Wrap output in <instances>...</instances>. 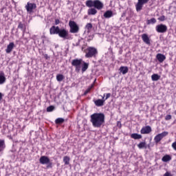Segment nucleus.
<instances>
[{
  "mask_svg": "<svg viewBox=\"0 0 176 176\" xmlns=\"http://www.w3.org/2000/svg\"><path fill=\"white\" fill-rule=\"evenodd\" d=\"M90 122L92 125L97 128H101V126H104L105 123V115L103 113H95L91 115Z\"/></svg>",
  "mask_w": 176,
  "mask_h": 176,
  "instance_id": "nucleus-1",
  "label": "nucleus"
},
{
  "mask_svg": "<svg viewBox=\"0 0 176 176\" xmlns=\"http://www.w3.org/2000/svg\"><path fill=\"white\" fill-rule=\"evenodd\" d=\"M87 52L85 54L86 58H91L92 57H97V54H98V51L97 48L94 47H89L87 48Z\"/></svg>",
  "mask_w": 176,
  "mask_h": 176,
  "instance_id": "nucleus-2",
  "label": "nucleus"
},
{
  "mask_svg": "<svg viewBox=\"0 0 176 176\" xmlns=\"http://www.w3.org/2000/svg\"><path fill=\"white\" fill-rule=\"evenodd\" d=\"M41 164H47V168H53V162H50V159L47 156H41L39 159Z\"/></svg>",
  "mask_w": 176,
  "mask_h": 176,
  "instance_id": "nucleus-3",
  "label": "nucleus"
},
{
  "mask_svg": "<svg viewBox=\"0 0 176 176\" xmlns=\"http://www.w3.org/2000/svg\"><path fill=\"white\" fill-rule=\"evenodd\" d=\"M69 32L71 34H78L79 32V25L74 21H69Z\"/></svg>",
  "mask_w": 176,
  "mask_h": 176,
  "instance_id": "nucleus-4",
  "label": "nucleus"
},
{
  "mask_svg": "<svg viewBox=\"0 0 176 176\" xmlns=\"http://www.w3.org/2000/svg\"><path fill=\"white\" fill-rule=\"evenodd\" d=\"M82 63H83V60L82 58L78 59H74L72 61V65L73 67H75V71L77 73L80 72V68H82L81 65H82Z\"/></svg>",
  "mask_w": 176,
  "mask_h": 176,
  "instance_id": "nucleus-5",
  "label": "nucleus"
},
{
  "mask_svg": "<svg viewBox=\"0 0 176 176\" xmlns=\"http://www.w3.org/2000/svg\"><path fill=\"white\" fill-rule=\"evenodd\" d=\"M58 35L60 38H62V39H71L69 33L65 28H60Z\"/></svg>",
  "mask_w": 176,
  "mask_h": 176,
  "instance_id": "nucleus-6",
  "label": "nucleus"
},
{
  "mask_svg": "<svg viewBox=\"0 0 176 176\" xmlns=\"http://www.w3.org/2000/svg\"><path fill=\"white\" fill-rule=\"evenodd\" d=\"M148 2L149 0H138V3L135 5L136 12H141L144 5H146V3H148Z\"/></svg>",
  "mask_w": 176,
  "mask_h": 176,
  "instance_id": "nucleus-7",
  "label": "nucleus"
},
{
  "mask_svg": "<svg viewBox=\"0 0 176 176\" xmlns=\"http://www.w3.org/2000/svg\"><path fill=\"white\" fill-rule=\"evenodd\" d=\"M155 30L157 32L164 34V32H167V25L164 24H160L155 27Z\"/></svg>",
  "mask_w": 176,
  "mask_h": 176,
  "instance_id": "nucleus-8",
  "label": "nucleus"
},
{
  "mask_svg": "<svg viewBox=\"0 0 176 176\" xmlns=\"http://www.w3.org/2000/svg\"><path fill=\"white\" fill-rule=\"evenodd\" d=\"M25 8L27 12H28L29 13H32L33 10L36 8V4L34 3L28 2Z\"/></svg>",
  "mask_w": 176,
  "mask_h": 176,
  "instance_id": "nucleus-9",
  "label": "nucleus"
},
{
  "mask_svg": "<svg viewBox=\"0 0 176 176\" xmlns=\"http://www.w3.org/2000/svg\"><path fill=\"white\" fill-rule=\"evenodd\" d=\"M59 31H60V27L58 26L53 25L50 28V35H58Z\"/></svg>",
  "mask_w": 176,
  "mask_h": 176,
  "instance_id": "nucleus-10",
  "label": "nucleus"
},
{
  "mask_svg": "<svg viewBox=\"0 0 176 176\" xmlns=\"http://www.w3.org/2000/svg\"><path fill=\"white\" fill-rule=\"evenodd\" d=\"M94 8H95V9H98V10H101V9L104 8V3H102L100 0H94Z\"/></svg>",
  "mask_w": 176,
  "mask_h": 176,
  "instance_id": "nucleus-11",
  "label": "nucleus"
},
{
  "mask_svg": "<svg viewBox=\"0 0 176 176\" xmlns=\"http://www.w3.org/2000/svg\"><path fill=\"white\" fill-rule=\"evenodd\" d=\"M152 131V128L151 126H146L144 127H142L140 133L141 134H149Z\"/></svg>",
  "mask_w": 176,
  "mask_h": 176,
  "instance_id": "nucleus-12",
  "label": "nucleus"
},
{
  "mask_svg": "<svg viewBox=\"0 0 176 176\" xmlns=\"http://www.w3.org/2000/svg\"><path fill=\"white\" fill-rule=\"evenodd\" d=\"M142 39L144 43L146 45H151V39H149V36H148V34H143L142 35Z\"/></svg>",
  "mask_w": 176,
  "mask_h": 176,
  "instance_id": "nucleus-13",
  "label": "nucleus"
},
{
  "mask_svg": "<svg viewBox=\"0 0 176 176\" xmlns=\"http://www.w3.org/2000/svg\"><path fill=\"white\" fill-rule=\"evenodd\" d=\"M94 102L96 107H102L104 105V102H105V100H104V97L102 99H98L96 100H94Z\"/></svg>",
  "mask_w": 176,
  "mask_h": 176,
  "instance_id": "nucleus-14",
  "label": "nucleus"
},
{
  "mask_svg": "<svg viewBox=\"0 0 176 176\" xmlns=\"http://www.w3.org/2000/svg\"><path fill=\"white\" fill-rule=\"evenodd\" d=\"M120 74H122V75H126L127 72H129V67L127 66H121L119 69Z\"/></svg>",
  "mask_w": 176,
  "mask_h": 176,
  "instance_id": "nucleus-15",
  "label": "nucleus"
},
{
  "mask_svg": "<svg viewBox=\"0 0 176 176\" xmlns=\"http://www.w3.org/2000/svg\"><path fill=\"white\" fill-rule=\"evenodd\" d=\"M14 47V43H13V42L10 43L6 50V53H8V54L12 53V50H13Z\"/></svg>",
  "mask_w": 176,
  "mask_h": 176,
  "instance_id": "nucleus-16",
  "label": "nucleus"
},
{
  "mask_svg": "<svg viewBox=\"0 0 176 176\" xmlns=\"http://www.w3.org/2000/svg\"><path fill=\"white\" fill-rule=\"evenodd\" d=\"M6 82V77H5V73L1 72L0 73V85H3Z\"/></svg>",
  "mask_w": 176,
  "mask_h": 176,
  "instance_id": "nucleus-17",
  "label": "nucleus"
},
{
  "mask_svg": "<svg viewBox=\"0 0 176 176\" xmlns=\"http://www.w3.org/2000/svg\"><path fill=\"white\" fill-rule=\"evenodd\" d=\"M156 57L160 63H163L166 60V56L162 54H157Z\"/></svg>",
  "mask_w": 176,
  "mask_h": 176,
  "instance_id": "nucleus-18",
  "label": "nucleus"
},
{
  "mask_svg": "<svg viewBox=\"0 0 176 176\" xmlns=\"http://www.w3.org/2000/svg\"><path fill=\"white\" fill-rule=\"evenodd\" d=\"M112 16H113V12L111 10H107L104 13V17L105 19H110Z\"/></svg>",
  "mask_w": 176,
  "mask_h": 176,
  "instance_id": "nucleus-19",
  "label": "nucleus"
},
{
  "mask_svg": "<svg viewBox=\"0 0 176 176\" xmlns=\"http://www.w3.org/2000/svg\"><path fill=\"white\" fill-rule=\"evenodd\" d=\"M89 68V63H86L85 61H82V72H86L87 71V69Z\"/></svg>",
  "mask_w": 176,
  "mask_h": 176,
  "instance_id": "nucleus-20",
  "label": "nucleus"
},
{
  "mask_svg": "<svg viewBox=\"0 0 176 176\" xmlns=\"http://www.w3.org/2000/svg\"><path fill=\"white\" fill-rule=\"evenodd\" d=\"M131 138H133V140H141V138H142V135H140L138 133H132L131 135Z\"/></svg>",
  "mask_w": 176,
  "mask_h": 176,
  "instance_id": "nucleus-21",
  "label": "nucleus"
},
{
  "mask_svg": "<svg viewBox=\"0 0 176 176\" xmlns=\"http://www.w3.org/2000/svg\"><path fill=\"white\" fill-rule=\"evenodd\" d=\"M87 13L89 16H94L95 14H97V10H96V8H90L88 10Z\"/></svg>",
  "mask_w": 176,
  "mask_h": 176,
  "instance_id": "nucleus-22",
  "label": "nucleus"
},
{
  "mask_svg": "<svg viewBox=\"0 0 176 176\" xmlns=\"http://www.w3.org/2000/svg\"><path fill=\"white\" fill-rule=\"evenodd\" d=\"M138 148H139V149H146V142H141L138 144Z\"/></svg>",
  "mask_w": 176,
  "mask_h": 176,
  "instance_id": "nucleus-23",
  "label": "nucleus"
},
{
  "mask_svg": "<svg viewBox=\"0 0 176 176\" xmlns=\"http://www.w3.org/2000/svg\"><path fill=\"white\" fill-rule=\"evenodd\" d=\"M162 162H164V163H167V162H170V160H171V156L170 155H165L162 159Z\"/></svg>",
  "mask_w": 176,
  "mask_h": 176,
  "instance_id": "nucleus-24",
  "label": "nucleus"
},
{
  "mask_svg": "<svg viewBox=\"0 0 176 176\" xmlns=\"http://www.w3.org/2000/svg\"><path fill=\"white\" fill-rule=\"evenodd\" d=\"M151 79L153 82H157L160 79V76L157 74H154L151 76Z\"/></svg>",
  "mask_w": 176,
  "mask_h": 176,
  "instance_id": "nucleus-25",
  "label": "nucleus"
},
{
  "mask_svg": "<svg viewBox=\"0 0 176 176\" xmlns=\"http://www.w3.org/2000/svg\"><path fill=\"white\" fill-rule=\"evenodd\" d=\"M86 6H87V8H93V7H94V1H93V0H87L86 1Z\"/></svg>",
  "mask_w": 176,
  "mask_h": 176,
  "instance_id": "nucleus-26",
  "label": "nucleus"
},
{
  "mask_svg": "<svg viewBox=\"0 0 176 176\" xmlns=\"http://www.w3.org/2000/svg\"><path fill=\"white\" fill-rule=\"evenodd\" d=\"M6 148V145L5 144V140H0V152H2L3 149Z\"/></svg>",
  "mask_w": 176,
  "mask_h": 176,
  "instance_id": "nucleus-27",
  "label": "nucleus"
},
{
  "mask_svg": "<svg viewBox=\"0 0 176 176\" xmlns=\"http://www.w3.org/2000/svg\"><path fill=\"white\" fill-rule=\"evenodd\" d=\"M162 138L161 136H160V135H157L155 138H154V141L155 142V144H159V142H160V141H162Z\"/></svg>",
  "mask_w": 176,
  "mask_h": 176,
  "instance_id": "nucleus-28",
  "label": "nucleus"
},
{
  "mask_svg": "<svg viewBox=\"0 0 176 176\" xmlns=\"http://www.w3.org/2000/svg\"><path fill=\"white\" fill-rule=\"evenodd\" d=\"M69 160H71V158H69V157H68V156H65L63 157V162H64L65 166H68V164H69Z\"/></svg>",
  "mask_w": 176,
  "mask_h": 176,
  "instance_id": "nucleus-29",
  "label": "nucleus"
},
{
  "mask_svg": "<svg viewBox=\"0 0 176 176\" xmlns=\"http://www.w3.org/2000/svg\"><path fill=\"white\" fill-rule=\"evenodd\" d=\"M64 118H59L55 120V123L56 124H61L62 123H64Z\"/></svg>",
  "mask_w": 176,
  "mask_h": 176,
  "instance_id": "nucleus-30",
  "label": "nucleus"
},
{
  "mask_svg": "<svg viewBox=\"0 0 176 176\" xmlns=\"http://www.w3.org/2000/svg\"><path fill=\"white\" fill-rule=\"evenodd\" d=\"M63 79H64V75H63V74H58L56 76V80H58V82H63Z\"/></svg>",
  "mask_w": 176,
  "mask_h": 176,
  "instance_id": "nucleus-31",
  "label": "nucleus"
},
{
  "mask_svg": "<svg viewBox=\"0 0 176 176\" xmlns=\"http://www.w3.org/2000/svg\"><path fill=\"white\" fill-rule=\"evenodd\" d=\"M156 23V19L151 18V19L147 20V24H155Z\"/></svg>",
  "mask_w": 176,
  "mask_h": 176,
  "instance_id": "nucleus-32",
  "label": "nucleus"
},
{
  "mask_svg": "<svg viewBox=\"0 0 176 176\" xmlns=\"http://www.w3.org/2000/svg\"><path fill=\"white\" fill-rule=\"evenodd\" d=\"M18 28H19L20 30L23 31V34H24L25 29H24V24H23V23H21V22L19 23Z\"/></svg>",
  "mask_w": 176,
  "mask_h": 176,
  "instance_id": "nucleus-33",
  "label": "nucleus"
},
{
  "mask_svg": "<svg viewBox=\"0 0 176 176\" xmlns=\"http://www.w3.org/2000/svg\"><path fill=\"white\" fill-rule=\"evenodd\" d=\"M160 136L161 137V138H164V137H166V135H168V132L167 131H164L161 133H159Z\"/></svg>",
  "mask_w": 176,
  "mask_h": 176,
  "instance_id": "nucleus-34",
  "label": "nucleus"
},
{
  "mask_svg": "<svg viewBox=\"0 0 176 176\" xmlns=\"http://www.w3.org/2000/svg\"><path fill=\"white\" fill-rule=\"evenodd\" d=\"M85 28H87V30H88V31H90V30H91L93 28V25L91 23H89L86 25Z\"/></svg>",
  "mask_w": 176,
  "mask_h": 176,
  "instance_id": "nucleus-35",
  "label": "nucleus"
},
{
  "mask_svg": "<svg viewBox=\"0 0 176 176\" xmlns=\"http://www.w3.org/2000/svg\"><path fill=\"white\" fill-rule=\"evenodd\" d=\"M54 106H50L47 108V112H53L54 111Z\"/></svg>",
  "mask_w": 176,
  "mask_h": 176,
  "instance_id": "nucleus-36",
  "label": "nucleus"
},
{
  "mask_svg": "<svg viewBox=\"0 0 176 176\" xmlns=\"http://www.w3.org/2000/svg\"><path fill=\"white\" fill-rule=\"evenodd\" d=\"M158 20L160 21H166V16L164 15H162L158 18Z\"/></svg>",
  "mask_w": 176,
  "mask_h": 176,
  "instance_id": "nucleus-37",
  "label": "nucleus"
},
{
  "mask_svg": "<svg viewBox=\"0 0 176 176\" xmlns=\"http://www.w3.org/2000/svg\"><path fill=\"white\" fill-rule=\"evenodd\" d=\"M91 88H87V89L84 92V96H87L89 93H90Z\"/></svg>",
  "mask_w": 176,
  "mask_h": 176,
  "instance_id": "nucleus-38",
  "label": "nucleus"
},
{
  "mask_svg": "<svg viewBox=\"0 0 176 176\" xmlns=\"http://www.w3.org/2000/svg\"><path fill=\"white\" fill-rule=\"evenodd\" d=\"M171 115H166V116L165 117V120H171Z\"/></svg>",
  "mask_w": 176,
  "mask_h": 176,
  "instance_id": "nucleus-39",
  "label": "nucleus"
},
{
  "mask_svg": "<svg viewBox=\"0 0 176 176\" xmlns=\"http://www.w3.org/2000/svg\"><path fill=\"white\" fill-rule=\"evenodd\" d=\"M117 126L119 127V129L122 128V122H120V121L117 122Z\"/></svg>",
  "mask_w": 176,
  "mask_h": 176,
  "instance_id": "nucleus-40",
  "label": "nucleus"
},
{
  "mask_svg": "<svg viewBox=\"0 0 176 176\" xmlns=\"http://www.w3.org/2000/svg\"><path fill=\"white\" fill-rule=\"evenodd\" d=\"M164 176H173L171 173L167 171L164 173Z\"/></svg>",
  "mask_w": 176,
  "mask_h": 176,
  "instance_id": "nucleus-41",
  "label": "nucleus"
},
{
  "mask_svg": "<svg viewBox=\"0 0 176 176\" xmlns=\"http://www.w3.org/2000/svg\"><path fill=\"white\" fill-rule=\"evenodd\" d=\"M172 148H173L175 151H176V142H173V143L172 144Z\"/></svg>",
  "mask_w": 176,
  "mask_h": 176,
  "instance_id": "nucleus-42",
  "label": "nucleus"
},
{
  "mask_svg": "<svg viewBox=\"0 0 176 176\" xmlns=\"http://www.w3.org/2000/svg\"><path fill=\"white\" fill-rule=\"evenodd\" d=\"M60 24V20L59 19H55V25H58Z\"/></svg>",
  "mask_w": 176,
  "mask_h": 176,
  "instance_id": "nucleus-43",
  "label": "nucleus"
},
{
  "mask_svg": "<svg viewBox=\"0 0 176 176\" xmlns=\"http://www.w3.org/2000/svg\"><path fill=\"white\" fill-rule=\"evenodd\" d=\"M109 97H111V94L110 93L107 94V96H106V98L104 100H108V98H109Z\"/></svg>",
  "mask_w": 176,
  "mask_h": 176,
  "instance_id": "nucleus-44",
  "label": "nucleus"
},
{
  "mask_svg": "<svg viewBox=\"0 0 176 176\" xmlns=\"http://www.w3.org/2000/svg\"><path fill=\"white\" fill-rule=\"evenodd\" d=\"M121 17H126V11L122 13Z\"/></svg>",
  "mask_w": 176,
  "mask_h": 176,
  "instance_id": "nucleus-45",
  "label": "nucleus"
},
{
  "mask_svg": "<svg viewBox=\"0 0 176 176\" xmlns=\"http://www.w3.org/2000/svg\"><path fill=\"white\" fill-rule=\"evenodd\" d=\"M80 45V40H78V41L76 43V46H79Z\"/></svg>",
  "mask_w": 176,
  "mask_h": 176,
  "instance_id": "nucleus-46",
  "label": "nucleus"
},
{
  "mask_svg": "<svg viewBox=\"0 0 176 176\" xmlns=\"http://www.w3.org/2000/svg\"><path fill=\"white\" fill-rule=\"evenodd\" d=\"M3 97V94H2V93L0 92V101H1Z\"/></svg>",
  "mask_w": 176,
  "mask_h": 176,
  "instance_id": "nucleus-47",
  "label": "nucleus"
},
{
  "mask_svg": "<svg viewBox=\"0 0 176 176\" xmlns=\"http://www.w3.org/2000/svg\"><path fill=\"white\" fill-rule=\"evenodd\" d=\"M94 87V84H92L88 89H93Z\"/></svg>",
  "mask_w": 176,
  "mask_h": 176,
  "instance_id": "nucleus-48",
  "label": "nucleus"
},
{
  "mask_svg": "<svg viewBox=\"0 0 176 176\" xmlns=\"http://www.w3.org/2000/svg\"><path fill=\"white\" fill-rule=\"evenodd\" d=\"M96 80H97V79H95V80H94V83H96Z\"/></svg>",
  "mask_w": 176,
  "mask_h": 176,
  "instance_id": "nucleus-49",
  "label": "nucleus"
},
{
  "mask_svg": "<svg viewBox=\"0 0 176 176\" xmlns=\"http://www.w3.org/2000/svg\"><path fill=\"white\" fill-rule=\"evenodd\" d=\"M46 58H47V54L45 55Z\"/></svg>",
  "mask_w": 176,
  "mask_h": 176,
  "instance_id": "nucleus-50",
  "label": "nucleus"
}]
</instances>
